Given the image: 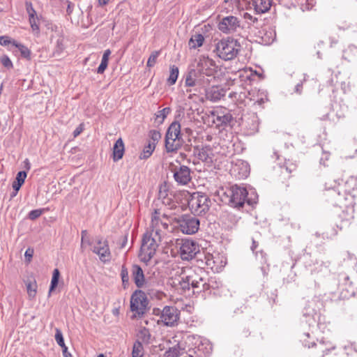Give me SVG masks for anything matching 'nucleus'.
<instances>
[{"mask_svg": "<svg viewBox=\"0 0 357 357\" xmlns=\"http://www.w3.org/2000/svg\"><path fill=\"white\" fill-rule=\"evenodd\" d=\"M174 275L178 276L173 280L174 285L180 286L183 291L192 289L193 292L199 293L210 289L205 271L197 266H177L173 269Z\"/></svg>", "mask_w": 357, "mask_h": 357, "instance_id": "f257e3e1", "label": "nucleus"}, {"mask_svg": "<svg viewBox=\"0 0 357 357\" xmlns=\"http://www.w3.org/2000/svg\"><path fill=\"white\" fill-rule=\"evenodd\" d=\"M248 192L245 188L237 185L230 188H222L218 190V195L221 201L234 208L242 207L245 202L252 205L255 202L248 198Z\"/></svg>", "mask_w": 357, "mask_h": 357, "instance_id": "f03ea898", "label": "nucleus"}, {"mask_svg": "<svg viewBox=\"0 0 357 357\" xmlns=\"http://www.w3.org/2000/svg\"><path fill=\"white\" fill-rule=\"evenodd\" d=\"M241 48V45L237 40L231 37H227L215 43L214 52L221 59L230 61L238 56Z\"/></svg>", "mask_w": 357, "mask_h": 357, "instance_id": "7ed1b4c3", "label": "nucleus"}, {"mask_svg": "<svg viewBox=\"0 0 357 357\" xmlns=\"http://www.w3.org/2000/svg\"><path fill=\"white\" fill-rule=\"evenodd\" d=\"M188 337L195 338L193 344H186L183 357H207L213 350L211 342L198 335H189Z\"/></svg>", "mask_w": 357, "mask_h": 357, "instance_id": "20e7f679", "label": "nucleus"}, {"mask_svg": "<svg viewBox=\"0 0 357 357\" xmlns=\"http://www.w3.org/2000/svg\"><path fill=\"white\" fill-rule=\"evenodd\" d=\"M326 200L335 206L348 207L352 205L354 201V195H350L343 192L339 186L328 188L325 193Z\"/></svg>", "mask_w": 357, "mask_h": 357, "instance_id": "39448f33", "label": "nucleus"}, {"mask_svg": "<svg viewBox=\"0 0 357 357\" xmlns=\"http://www.w3.org/2000/svg\"><path fill=\"white\" fill-rule=\"evenodd\" d=\"M211 200L203 193L197 192L192 193L188 199V207L195 215L205 214L209 209Z\"/></svg>", "mask_w": 357, "mask_h": 357, "instance_id": "423d86ee", "label": "nucleus"}, {"mask_svg": "<svg viewBox=\"0 0 357 357\" xmlns=\"http://www.w3.org/2000/svg\"><path fill=\"white\" fill-rule=\"evenodd\" d=\"M162 238L147 231L143 237L140 257L144 261H149L155 255Z\"/></svg>", "mask_w": 357, "mask_h": 357, "instance_id": "0eeeda50", "label": "nucleus"}, {"mask_svg": "<svg viewBox=\"0 0 357 357\" xmlns=\"http://www.w3.org/2000/svg\"><path fill=\"white\" fill-rule=\"evenodd\" d=\"M181 125L174 121L167 129L165 136V149L167 152H175L181 146Z\"/></svg>", "mask_w": 357, "mask_h": 357, "instance_id": "6e6552de", "label": "nucleus"}, {"mask_svg": "<svg viewBox=\"0 0 357 357\" xmlns=\"http://www.w3.org/2000/svg\"><path fill=\"white\" fill-rule=\"evenodd\" d=\"M194 340L193 337H188V335L182 338L178 335H174L169 340L172 346L165 351V357H183L186 344L192 345Z\"/></svg>", "mask_w": 357, "mask_h": 357, "instance_id": "1a4fd4ad", "label": "nucleus"}, {"mask_svg": "<svg viewBox=\"0 0 357 357\" xmlns=\"http://www.w3.org/2000/svg\"><path fill=\"white\" fill-rule=\"evenodd\" d=\"M175 227L183 234H194L199 230V220L197 218L189 214H184L175 219Z\"/></svg>", "mask_w": 357, "mask_h": 357, "instance_id": "9d476101", "label": "nucleus"}, {"mask_svg": "<svg viewBox=\"0 0 357 357\" xmlns=\"http://www.w3.org/2000/svg\"><path fill=\"white\" fill-rule=\"evenodd\" d=\"M155 314H160L158 323L167 326H174L179 319V311L174 306H165L162 310L158 308L153 309Z\"/></svg>", "mask_w": 357, "mask_h": 357, "instance_id": "9b49d317", "label": "nucleus"}, {"mask_svg": "<svg viewBox=\"0 0 357 357\" xmlns=\"http://www.w3.org/2000/svg\"><path fill=\"white\" fill-rule=\"evenodd\" d=\"M169 220L166 215L163 214L160 217V213L155 211L152 214L151 221L150 225V231L149 232L152 234L156 235L162 238L165 234L166 231L169 230Z\"/></svg>", "mask_w": 357, "mask_h": 357, "instance_id": "f8f14e48", "label": "nucleus"}, {"mask_svg": "<svg viewBox=\"0 0 357 357\" xmlns=\"http://www.w3.org/2000/svg\"><path fill=\"white\" fill-rule=\"evenodd\" d=\"M218 28L223 33L233 34L241 29V21L237 17L227 16L219 22Z\"/></svg>", "mask_w": 357, "mask_h": 357, "instance_id": "ddd939ff", "label": "nucleus"}, {"mask_svg": "<svg viewBox=\"0 0 357 357\" xmlns=\"http://www.w3.org/2000/svg\"><path fill=\"white\" fill-rule=\"evenodd\" d=\"M179 251L182 259L190 260L199 252V248L194 241L184 239L181 241Z\"/></svg>", "mask_w": 357, "mask_h": 357, "instance_id": "4468645a", "label": "nucleus"}, {"mask_svg": "<svg viewBox=\"0 0 357 357\" xmlns=\"http://www.w3.org/2000/svg\"><path fill=\"white\" fill-rule=\"evenodd\" d=\"M216 68L215 62L212 59L204 55L199 57L197 70L201 75L214 77Z\"/></svg>", "mask_w": 357, "mask_h": 357, "instance_id": "2eb2a0df", "label": "nucleus"}, {"mask_svg": "<svg viewBox=\"0 0 357 357\" xmlns=\"http://www.w3.org/2000/svg\"><path fill=\"white\" fill-rule=\"evenodd\" d=\"M147 305V301L144 294L141 291H135L130 298V310L138 314L144 313Z\"/></svg>", "mask_w": 357, "mask_h": 357, "instance_id": "dca6fc26", "label": "nucleus"}, {"mask_svg": "<svg viewBox=\"0 0 357 357\" xmlns=\"http://www.w3.org/2000/svg\"><path fill=\"white\" fill-rule=\"evenodd\" d=\"M230 173L237 179H244L250 174V166L247 162L237 160L232 162Z\"/></svg>", "mask_w": 357, "mask_h": 357, "instance_id": "f3484780", "label": "nucleus"}, {"mask_svg": "<svg viewBox=\"0 0 357 357\" xmlns=\"http://www.w3.org/2000/svg\"><path fill=\"white\" fill-rule=\"evenodd\" d=\"M92 251L99 256L100 260L103 263L108 262L111 259V252L106 240L98 238Z\"/></svg>", "mask_w": 357, "mask_h": 357, "instance_id": "a211bd4d", "label": "nucleus"}, {"mask_svg": "<svg viewBox=\"0 0 357 357\" xmlns=\"http://www.w3.org/2000/svg\"><path fill=\"white\" fill-rule=\"evenodd\" d=\"M229 143L226 140L216 139L211 148L216 160H220L223 156H227L231 153Z\"/></svg>", "mask_w": 357, "mask_h": 357, "instance_id": "6ab92c4d", "label": "nucleus"}, {"mask_svg": "<svg viewBox=\"0 0 357 357\" xmlns=\"http://www.w3.org/2000/svg\"><path fill=\"white\" fill-rule=\"evenodd\" d=\"M173 172L175 181L180 185H186L191 180L190 169L187 166L176 167Z\"/></svg>", "mask_w": 357, "mask_h": 357, "instance_id": "aec40b11", "label": "nucleus"}, {"mask_svg": "<svg viewBox=\"0 0 357 357\" xmlns=\"http://www.w3.org/2000/svg\"><path fill=\"white\" fill-rule=\"evenodd\" d=\"M272 0H250L248 5L250 9H253L257 14L267 13L271 6Z\"/></svg>", "mask_w": 357, "mask_h": 357, "instance_id": "412c9836", "label": "nucleus"}, {"mask_svg": "<svg viewBox=\"0 0 357 357\" xmlns=\"http://www.w3.org/2000/svg\"><path fill=\"white\" fill-rule=\"evenodd\" d=\"M211 118L213 123L218 127L228 125L232 119V116L229 113L219 111L211 112Z\"/></svg>", "mask_w": 357, "mask_h": 357, "instance_id": "4be33fe9", "label": "nucleus"}, {"mask_svg": "<svg viewBox=\"0 0 357 357\" xmlns=\"http://www.w3.org/2000/svg\"><path fill=\"white\" fill-rule=\"evenodd\" d=\"M198 158L207 164H211L214 161H217L211 144H207L203 146L201 149L199 150L197 153Z\"/></svg>", "mask_w": 357, "mask_h": 357, "instance_id": "5701e85b", "label": "nucleus"}, {"mask_svg": "<svg viewBox=\"0 0 357 357\" xmlns=\"http://www.w3.org/2000/svg\"><path fill=\"white\" fill-rule=\"evenodd\" d=\"M225 90L222 88L217 86H213L206 90V99L212 102H216L220 100L221 98L225 96Z\"/></svg>", "mask_w": 357, "mask_h": 357, "instance_id": "b1692460", "label": "nucleus"}, {"mask_svg": "<svg viewBox=\"0 0 357 357\" xmlns=\"http://www.w3.org/2000/svg\"><path fill=\"white\" fill-rule=\"evenodd\" d=\"M337 185L343 192L354 195L357 188V176H349L343 183H338Z\"/></svg>", "mask_w": 357, "mask_h": 357, "instance_id": "393cba45", "label": "nucleus"}, {"mask_svg": "<svg viewBox=\"0 0 357 357\" xmlns=\"http://www.w3.org/2000/svg\"><path fill=\"white\" fill-rule=\"evenodd\" d=\"M132 275L136 286L142 288L145 284V279L144 272L139 265L135 264L132 266Z\"/></svg>", "mask_w": 357, "mask_h": 357, "instance_id": "a878e982", "label": "nucleus"}, {"mask_svg": "<svg viewBox=\"0 0 357 357\" xmlns=\"http://www.w3.org/2000/svg\"><path fill=\"white\" fill-rule=\"evenodd\" d=\"M125 152V146L124 143L123 142V139L121 138H119L112 149V159L114 162H117L119 160H121Z\"/></svg>", "mask_w": 357, "mask_h": 357, "instance_id": "bb28decb", "label": "nucleus"}, {"mask_svg": "<svg viewBox=\"0 0 357 357\" xmlns=\"http://www.w3.org/2000/svg\"><path fill=\"white\" fill-rule=\"evenodd\" d=\"M196 73L195 71H192L189 73V74L186 76L185 80V85L186 86H195L197 85H202L203 86H205V84H208L210 80L209 79H206V81H203V83H202V79H196L195 78Z\"/></svg>", "mask_w": 357, "mask_h": 357, "instance_id": "cd10ccee", "label": "nucleus"}, {"mask_svg": "<svg viewBox=\"0 0 357 357\" xmlns=\"http://www.w3.org/2000/svg\"><path fill=\"white\" fill-rule=\"evenodd\" d=\"M204 37L201 33H195L191 36L188 41V46L190 49H196L202 46Z\"/></svg>", "mask_w": 357, "mask_h": 357, "instance_id": "c85d7f7f", "label": "nucleus"}, {"mask_svg": "<svg viewBox=\"0 0 357 357\" xmlns=\"http://www.w3.org/2000/svg\"><path fill=\"white\" fill-rule=\"evenodd\" d=\"M158 199H161L164 204L170 205L172 199L168 195V190L166 185H162L160 186Z\"/></svg>", "mask_w": 357, "mask_h": 357, "instance_id": "c756f323", "label": "nucleus"}, {"mask_svg": "<svg viewBox=\"0 0 357 357\" xmlns=\"http://www.w3.org/2000/svg\"><path fill=\"white\" fill-rule=\"evenodd\" d=\"M26 175L27 174L25 171H20L17 173L15 181H13L12 185L15 191L18 192L22 184L24 183Z\"/></svg>", "mask_w": 357, "mask_h": 357, "instance_id": "7c9ffc66", "label": "nucleus"}, {"mask_svg": "<svg viewBox=\"0 0 357 357\" xmlns=\"http://www.w3.org/2000/svg\"><path fill=\"white\" fill-rule=\"evenodd\" d=\"M155 149V143H151V142H149V143L144 146L142 153L139 155V159L141 160H146L149 158L153 153Z\"/></svg>", "mask_w": 357, "mask_h": 357, "instance_id": "2f4dec72", "label": "nucleus"}, {"mask_svg": "<svg viewBox=\"0 0 357 357\" xmlns=\"http://www.w3.org/2000/svg\"><path fill=\"white\" fill-rule=\"evenodd\" d=\"M178 68L176 66L173 65L170 66L169 75L167 79V84L169 85H173L176 83L178 79Z\"/></svg>", "mask_w": 357, "mask_h": 357, "instance_id": "473e14b6", "label": "nucleus"}, {"mask_svg": "<svg viewBox=\"0 0 357 357\" xmlns=\"http://www.w3.org/2000/svg\"><path fill=\"white\" fill-rule=\"evenodd\" d=\"M151 337V335L149 330L146 328L140 329L137 334L138 339L145 344H149L150 342Z\"/></svg>", "mask_w": 357, "mask_h": 357, "instance_id": "72a5a7b5", "label": "nucleus"}, {"mask_svg": "<svg viewBox=\"0 0 357 357\" xmlns=\"http://www.w3.org/2000/svg\"><path fill=\"white\" fill-rule=\"evenodd\" d=\"M144 356V347L139 340L136 341L132 347V357H143Z\"/></svg>", "mask_w": 357, "mask_h": 357, "instance_id": "f704fd0d", "label": "nucleus"}, {"mask_svg": "<svg viewBox=\"0 0 357 357\" xmlns=\"http://www.w3.org/2000/svg\"><path fill=\"white\" fill-rule=\"evenodd\" d=\"M13 46L17 47L19 50V51L21 53L22 56H23L24 58L28 59H30L31 51L29 50V49L28 47H26L23 44L17 43V41L13 42Z\"/></svg>", "mask_w": 357, "mask_h": 357, "instance_id": "c9c22d12", "label": "nucleus"}, {"mask_svg": "<svg viewBox=\"0 0 357 357\" xmlns=\"http://www.w3.org/2000/svg\"><path fill=\"white\" fill-rule=\"evenodd\" d=\"M60 276L59 271L56 268L53 271L52 278L51 280V284L49 289V295L52 293V291L56 287L59 282V279Z\"/></svg>", "mask_w": 357, "mask_h": 357, "instance_id": "e433bc0d", "label": "nucleus"}, {"mask_svg": "<svg viewBox=\"0 0 357 357\" xmlns=\"http://www.w3.org/2000/svg\"><path fill=\"white\" fill-rule=\"evenodd\" d=\"M171 109L169 107H165L161 110H159L155 114V121L158 123H162L167 116L170 113Z\"/></svg>", "mask_w": 357, "mask_h": 357, "instance_id": "4c0bfd02", "label": "nucleus"}, {"mask_svg": "<svg viewBox=\"0 0 357 357\" xmlns=\"http://www.w3.org/2000/svg\"><path fill=\"white\" fill-rule=\"evenodd\" d=\"M29 21L32 31L36 34H38L40 33L38 17L34 16V17H29Z\"/></svg>", "mask_w": 357, "mask_h": 357, "instance_id": "58836bf2", "label": "nucleus"}, {"mask_svg": "<svg viewBox=\"0 0 357 357\" xmlns=\"http://www.w3.org/2000/svg\"><path fill=\"white\" fill-rule=\"evenodd\" d=\"M36 288L37 285L36 282H29L26 284L27 294L30 298H33L36 296L37 292Z\"/></svg>", "mask_w": 357, "mask_h": 357, "instance_id": "ea45409f", "label": "nucleus"}, {"mask_svg": "<svg viewBox=\"0 0 357 357\" xmlns=\"http://www.w3.org/2000/svg\"><path fill=\"white\" fill-rule=\"evenodd\" d=\"M160 54V51L153 52L151 54L149 58L148 59L147 63H146L147 66L148 67L154 66V65L156 63L157 59Z\"/></svg>", "mask_w": 357, "mask_h": 357, "instance_id": "a19ab883", "label": "nucleus"}, {"mask_svg": "<svg viewBox=\"0 0 357 357\" xmlns=\"http://www.w3.org/2000/svg\"><path fill=\"white\" fill-rule=\"evenodd\" d=\"M55 340L61 347H64L65 342L62 332L57 328H55Z\"/></svg>", "mask_w": 357, "mask_h": 357, "instance_id": "79ce46f5", "label": "nucleus"}, {"mask_svg": "<svg viewBox=\"0 0 357 357\" xmlns=\"http://www.w3.org/2000/svg\"><path fill=\"white\" fill-rule=\"evenodd\" d=\"M2 65L8 69H11L13 67V62L7 55H3L1 59Z\"/></svg>", "mask_w": 357, "mask_h": 357, "instance_id": "37998d69", "label": "nucleus"}, {"mask_svg": "<svg viewBox=\"0 0 357 357\" xmlns=\"http://www.w3.org/2000/svg\"><path fill=\"white\" fill-rule=\"evenodd\" d=\"M13 42H16V40L10 39L7 36H0V45L2 46H7L10 44L13 46Z\"/></svg>", "mask_w": 357, "mask_h": 357, "instance_id": "c03bdc74", "label": "nucleus"}, {"mask_svg": "<svg viewBox=\"0 0 357 357\" xmlns=\"http://www.w3.org/2000/svg\"><path fill=\"white\" fill-rule=\"evenodd\" d=\"M149 136L151 138V139L153 140V142L151 143L155 144L160 139L161 134L159 131L153 130L150 131Z\"/></svg>", "mask_w": 357, "mask_h": 357, "instance_id": "a18cd8bd", "label": "nucleus"}, {"mask_svg": "<svg viewBox=\"0 0 357 357\" xmlns=\"http://www.w3.org/2000/svg\"><path fill=\"white\" fill-rule=\"evenodd\" d=\"M310 338V334L309 333H304L301 341L303 342V344L305 347H307L308 348H310L311 347H313L316 344L314 342H310L308 339Z\"/></svg>", "mask_w": 357, "mask_h": 357, "instance_id": "49530a36", "label": "nucleus"}, {"mask_svg": "<svg viewBox=\"0 0 357 357\" xmlns=\"http://www.w3.org/2000/svg\"><path fill=\"white\" fill-rule=\"evenodd\" d=\"M318 346H319V350H321L323 352V356L322 357H327L328 353L331 350H334L335 349V346H331V347L325 348L324 349V342H319Z\"/></svg>", "mask_w": 357, "mask_h": 357, "instance_id": "de8ad7c7", "label": "nucleus"}, {"mask_svg": "<svg viewBox=\"0 0 357 357\" xmlns=\"http://www.w3.org/2000/svg\"><path fill=\"white\" fill-rule=\"evenodd\" d=\"M42 214V211L40 209H36V210H32L29 213V218L30 220H36V218H38V217H40Z\"/></svg>", "mask_w": 357, "mask_h": 357, "instance_id": "09e8293b", "label": "nucleus"}, {"mask_svg": "<svg viewBox=\"0 0 357 357\" xmlns=\"http://www.w3.org/2000/svg\"><path fill=\"white\" fill-rule=\"evenodd\" d=\"M121 279L123 284H126L128 283L129 281V276H128V272L126 268H125L123 266L122 267L121 273Z\"/></svg>", "mask_w": 357, "mask_h": 357, "instance_id": "8fccbe9b", "label": "nucleus"}, {"mask_svg": "<svg viewBox=\"0 0 357 357\" xmlns=\"http://www.w3.org/2000/svg\"><path fill=\"white\" fill-rule=\"evenodd\" d=\"M243 18L251 24H253L258 21L257 17H253L251 14L248 13H243Z\"/></svg>", "mask_w": 357, "mask_h": 357, "instance_id": "3c124183", "label": "nucleus"}, {"mask_svg": "<svg viewBox=\"0 0 357 357\" xmlns=\"http://www.w3.org/2000/svg\"><path fill=\"white\" fill-rule=\"evenodd\" d=\"M107 65L108 62L101 60V63L97 69V73L98 74H102L105 69L107 68Z\"/></svg>", "mask_w": 357, "mask_h": 357, "instance_id": "603ef678", "label": "nucleus"}, {"mask_svg": "<svg viewBox=\"0 0 357 357\" xmlns=\"http://www.w3.org/2000/svg\"><path fill=\"white\" fill-rule=\"evenodd\" d=\"M26 11L29 14V17L36 16V12L31 3H26Z\"/></svg>", "mask_w": 357, "mask_h": 357, "instance_id": "864d4df0", "label": "nucleus"}, {"mask_svg": "<svg viewBox=\"0 0 357 357\" xmlns=\"http://www.w3.org/2000/svg\"><path fill=\"white\" fill-rule=\"evenodd\" d=\"M84 130V126L83 124H79L76 128L75 130L73 131V136L75 137H77L78 135H79L82 131Z\"/></svg>", "mask_w": 357, "mask_h": 357, "instance_id": "5fc2aeb1", "label": "nucleus"}, {"mask_svg": "<svg viewBox=\"0 0 357 357\" xmlns=\"http://www.w3.org/2000/svg\"><path fill=\"white\" fill-rule=\"evenodd\" d=\"M33 249H31V248H28L25 253H24V255H25V257L26 259V260L28 261H30L32 257H33Z\"/></svg>", "mask_w": 357, "mask_h": 357, "instance_id": "6e6d98bb", "label": "nucleus"}, {"mask_svg": "<svg viewBox=\"0 0 357 357\" xmlns=\"http://www.w3.org/2000/svg\"><path fill=\"white\" fill-rule=\"evenodd\" d=\"M111 54V51L109 50H106L105 52H104V54L102 55V61H107L108 62L109 61V55Z\"/></svg>", "mask_w": 357, "mask_h": 357, "instance_id": "4d7b16f0", "label": "nucleus"}, {"mask_svg": "<svg viewBox=\"0 0 357 357\" xmlns=\"http://www.w3.org/2000/svg\"><path fill=\"white\" fill-rule=\"evenodd\" d=\"M61 348H62V353H63V357H72V355L70 352H68V347H66V344L64 345V347H61Z\"/></svg>", "mask_w": 357, "mask_h": 357, "instance_id": "13d9d810", "label": "nucleus"}, {"mask_svg": "<svg viewBox=\"0 0 357 357\" xmlns=\"http://www.w3.org/2000/svg\"><path fill=\"white\" fill-rule=\"evenodd\" d=\"M24 163L25 168H26V169H28V170H29V169H30V168H31V164H30V162H29V159H27V158H26V159H25V160H24Z\"/></svg>", "mask_w": 357, "mask_h": 357, "instance_id": "bf43d9fd", "label": "nucleus"}, {"mask_svg": "<svg viewBox=\"0 0 357 357\" xmlns=\"http://www.w3.org/2000/svg\"><path fill=\"white\" fill-rule=\"evenodd\" d=\"M119 313H120V311H119V308L116 307V308H114V309L112 310V314H113L114 316H116V317H117V316H119Z\"/></svg>", "mask_w": 357, "mask_h": 357, "instance_id": "052dcab7", "label": "nucleus"}, {"mask_svg": "<svg viewBox=\"0 0 357 357\" xmlns=\"http://www.w3.org/2000/svg\"><path fill=\"white\" fill-rule=\"evenodd\" d=\"M301 89H302V84H298L296 86V91L297 93H301Z\"/></svg>", "mask_w": 357, "mask_h": 357, "instance_id": "680f3d73", "label": "nucleus"}, {"mask_svg": "<svg viewBox=\"0 0 357 357\" xmlns=\"http://www.w3.org/2000/svg\"><path fill=\"white\" fill-rule=\"evenodd\" d=\"M242 333L244 337H248L250 335L249 330L246 328L243 330Z\"/></svg>", "mask_w": 357, "mask_h": 357, "instance_id": "e2e57ef3", "label": "nucleus"}, {"mask_svg": "<svg viewBox=\"0 0 357 357\" xmlns=\"http://www.w3.org/2000/svg\"><path fill=\"white\" fill-rule=\"evenodd\" d=\"M86 230H83L82 231V245L84 243V237L86 236Z\"/></svg>", "mask_w": 357, "mask_h": 357, "instance_id": "0e129e2a", "label": "nucleus"}, {"mask_svg": "<svg viewBox=\"0 0 357 357\" xmlns=\"http://www.w3.org/2000/svg\"><path fill=\"white\" fill-rule=\"evenodd\" d=\"M257 246H258V243L255 241H253L252 245L251 247L252 250L255 251V250L257 248Z\"/></svg>", "mask_w": 357, "mask_h": 357, "instance_id": "69168bd1", "label": "nucleus"}, {"mask_svg": "<svg viewBox=\"0 0 357 357\" xmlns=\"http://www.w3.org/2000/svg\"><path fill=\"white\" fill-rule=\"evenodd\" d=\"M109 0H98L99 4L100 6H105L108 3Z\"/></svg>", "mask_w": 357, "mask_h": 357, "instance_id": "338daca9", "label": "nucleus"}, {"mask_svg": "<svg viewBox=\"0 0 357 357\" xmlns=\"http://www.w3.org/2000/svg\"><path fill=\"white\" fill-rule=\"evenodd\" d=\"M57 45H58V47H59L60 50H62V49H63V46H62V41H61V40H57Z\"/></svg>", "mask_w": 357, "mask_h": 357, "instance_id": "774afa93", "label": "nucleus"}]
</instances>
